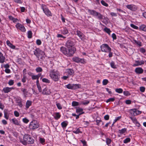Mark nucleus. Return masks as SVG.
<instances>
[{
    "mask_svg": "<svg viewBox=\"0 0 146 146\" xmlns=\"http://www.w3.org/2000/svg\"><path fill=\"white\" fill-rule=\"evenodd\" d=\"M51 92L50 90L46 88H45L43 90L42 94L44 95H47L50 94Z\"/></svg>",
    "mask_w": 146,
    "mask_h": 146,
    "instance_id": "dca6fc26",
    "label": "nucleus"
},
{
    "mask_svg": "<svg viewBox=\"0 0 146 146\" xmlns=\"http://www.w3.org/2000/svg\"><path fill=\"white\" fill-rule=\"evenodd\" d=\"M72 60L74 62L77 63H84L85 62V61L84 59H81L77 57H74L73 58Z\"/></svg>",
    "mask_w": 146,
    "mask_h": 146,
    "instance_id": "9d476101",
    "label": "nucleus"
},
{
    "mask_svg": "<svg viewBox=\"0 0 146 146\" xmlns=\"http://www.w3.org/2000/svg\"><path fill=\"white\" fill-rule=\"evenodd\" d=\"M133 42L136 44L137 45H139L140 46H142L141 42L139 41H137L135 40L134 39L133 40Z\"/></svg>",
    "mask_w": 146,
    "mask_h": 146,
    "instance_id": "72a5a7b5",
    "label": "nucleus"
},
{
    "mask_svg": "<svg viewBox=\"0 0 146 146\" xmlns=\"http://www.w3.org/2000/svg\"><path fill=\"white\" fill-rule=\"evenodd\" d=\"M4 117L7 119H8L9 117V115L7 112V110L5 109L4 110Z\"/></svg>",
    "mask_w": 146,
    "mask_h": 146,
    "instance_id": "bb28decb",
    "label": "nucleus"
},
{
    "mask_svg": "<svg viewBox=\"0 0 146 146\" xmlns=\"http://www.w3.org/2000/svg\"><path fill=\"white\" fill-rule=\"evenodd\" d=\"M75 45V40L73 39L68 40L66 42L65 46L68 48L67 50L64 47L60 48L61 51L65 55L68 56H72L76 50L74 46Z\"/></svg>",
    "mask_w": 146,
    "mask_h": 146,
    "instance_id": "f257e3e1",
    "label": "nucleus"
},
{
    "mask_svg": "<svg viewBox=\"0 0 146 146\" xmlns=\"http://www.w3.org/2000/svg\"><path fill=\"white\" fill-rule=\"evenodd\" d=\"M16 101L17 105L20 107L21 108L23 106V104L22 102V99L20 98H16Z\"/></svg>",
    "mask_w": 146,
    "mask_h": 146,
    "instance_id": "ddd939ff",
    "label": "nucleus"
},
{
    "mask_svg": "<svg viewBox=\"0 0 146 146\" xmlns=\"http://www.w3.org/2000/svg\"><path fill=\"white\" fill-rule=\"evenodd\" d=\"M23 121L25 123H27L29 122V120L27 118H25L23 119Z\"/></svg>",
    "mask_w": 146,
    "mask_h": 146,
    "instance_id": "69168bd1",
    "label": "nucleus"
},
{
    "mask_svg": "<svg viewBox=\"0 0 146 146\" xmlns=\"http://www.w3.org/2000/svg\"><path fill=\"white\" fill-rule=\"evenodd\" d=\"M35 70L37 72H41L42 71V70L41 68L38 67Z\"/></svg>",
    "mask_w": 146,
    "mask_h": 146,
    "instance_id": "ea45409f",
    "label": "nucleus"
},
{
    "mask_svg": "<svg viewBox=\"0 0 146 146\" xmlns=\"http://www.w3.org/2000/svg\"><path fill=\"white\" fill-rule=\"evenodd\" d=\"M57 37L58 38H66L65 37L63 36L62 35L60 34H58L57 35Z\"/></svg>",
    "mask_w": 146,
    "mask_h": 146,
    "instance_id": "052dcab7",
    "label": "nucleus"
},
{
    "mask_svg": "<svg viewBox=\"0 0 146 146\" xmlns=\"http://www.w3.org/2000/svg\"><path fill=\"white\" fill-rule=\"evenodd\" d=\"M76 35L81 39L84 37V35L80 31L77 30L76 32Z\"/></svg>",
    "mask_w": 146,
    "mask_h": 146,
    "instance_id": "aec40b11",
    "label": "nucleus"
},
{
    "mask_svg": "<svg viewBox=\"0 0 146 146\" xmlns=\"http://www.w3.org/2000/svg\"><path fill=\"white\" fill-rule=\"evenodd\" d=\"M37 86L39 92H42V89L40 85H37Z\"/></svg>",
    "mask_w": 146,
    "mask_h": 146,
    "instance_id": "bf43d9fd",
    "label": "nucleus"
},
{
    "mask_svg": "<svg viewBox=\"0 0 146 146\" xmlns=\"http://www.w3.org/2000/svg\"><path fill=\"white\" fill-rule=\"evenodd\" d=\"M5 59V57L3 56V54L0 52V63H4Z\"/></svg>",
    "mask_w": 146,
    "mask_h": 146,
    "instance_id": "412c9836",
    "label": "nucleus"
},
{
    "mask_svg": "<svg viewBox=\"0 0 146 146\" xmlns=\"http://www.w3.org/2000/svg\"><path fill=\"white\" fill-rule=\"evenodd\" d=\"M115 100V98H111L108 99L106 101V102L107 103H108L109 102H113Z\"/></svg>",
    "mask_w": 146,
    "mask_h": 146,
    "instance_id": "49530a36",
    "label": "nucleus"
},
{
    "mask_svg": "<svg viewBox=\"0 0 146 146\" xmlns=\"http://www.w3.org/2000/svg\"><path fill=\"white\" fill-rule=\"evenodd\" d=\"M28 37L29 38H31L32 36V32L31 31H29L28 32Z\"/></svg>",
    "mask_w": 146,
    "mask_h": 146,
    "instance_id": "58836bf2",
    "label": "nucleus"
},
{
    "mask_svg": "<svg viewBox=\"0 0 146 146\" xmlns=\"http://www.w3.org/2000/svg\"><path fill=\"white\" fill-rule=\"evenodd\" d=\"M31 136L29 135L28 134H25L23 137V139L25 141H26L27 142L29 139L30 138Z\"/></svg>",
    "mask_w": 146,
    "mask_h": 146,
    "instance_id": "a878e982",
    "label": "nucleus"
},
{
    "mask_svg": "<svg viewBox=\"0 0 146 146\" xmlns=\"http://www.w3.org/2000/svg\"><path fill=\"white\" fill-rule=\"evenodd\" d=\"M130 139L129 138H127L123 140V143H126L130 141Z\"/></svg>",
    "mask_w": 146,
    "mask_h": 146,
    "instance_id": "37998d69",
    "label": "nucleus"
},
{
    "mask_svg": "<svg viewBox=\"0 0 146 146\" xmlns=\"http://www.w3.org/2000/svg\"><path fill=\"white\" fill-rule=\"evenodd\" d=\"M14 114L17 117H18L19 115V113L17 111H15L14 112Z\"/></svg>",
    "mask_w": 146,
    "mask_h": 146,
    "instance_id": "6e6d98bb",
    "label": "nucleus"
},
{
    "mask_svg": "<svg viewBox=\"0 0 146 146\" xmlns=\"http://www.w3.org/2000/svg\"><path fill=\"white\" fill-rule=\"evenodd\" d=\"M41 8L44 12L48 16H51L52 14L49 10L46 7L45 5L42 4L41 5Z\"/></svg>",
    "mask_w": 146,
    "mask_h": 146,
    "instance_id": "0eeeda50",
    "label": "nucleus"
},
{
    "mask_svg": "<svg viewBox=\"0 0 146 146\" xmlns=\"http://www.w3.org/2000/svg\"><path fill=\"white\" fill-rule=\"evenodd\" d=\"M27 80V78L26 76L25 75H23V77L22 79V81L23 83H25L26 82Z\"/></svg>",
    "mask_w": 146,
    "mask_h": 146,
    "instance_id": "de8ad7c7",
    "label": "nucleus"
},
{
    "mask_svg": "<svg viewBox=\"0 0 146 146\" xmlns=\"http://www.w3.org/2000/svg\"><path fill=\"white\" fill-rule=\"evenodd\" d=\"M66 72L68 75L71 76L74 74V72L73 70L69 69L66 70Z\"/></svg>",
    "mask_w": 146,
    "mask_h": 146,
    "instance_id": "6ab92c4d",
    "label": "nucleus"
},
{
    "mask_svg": "<svg viewBox=\"0 0 146 146\" xmlns=\"http://www.w3.org/2000/svg\"><path fill=\"white\" fill-rule=\"evenodd\" d=\"M127 131V129L126 128H124L121 129H119L118 130L120 134H123L125 133Z\"/></svg>",
    "mask_w": 146,
    "mask_h": 146,
    "instance_id": "c756f323",
    "label": "nucleus"
},
{
    "mask_svg": "<svg viewBox=\"0 0 146 146\" xmlns=\"http://www.w3.org/2000/svg\"><path fill=\"white\" fill-rule=\"evenodd\" d=\"M111 139L107 138L106 139V143L108 145H109L110 144L111 142Z\"/></svg>",
    "mask_w": 146,
    "mask_h": 146,
    "instance_id": "8fccbe9b",
    "label": "nucleus"
},
{
    "mask_svg": "<svg viewBox=\"0 0 146 146\" xmlns=\"http://www.w3.org/2000/svg\"><path fill=\"white\" fill-rule=\"evenodd\" d=\"M32 78L33 80L38 79L36 75L32 76Z\"/></svg>",
    "mask_w": 146,
    "mask_h": 146,
    "instance_id": "338daca9",
    "label": "nucleus"
},
{
    "mask_svg": "<svg viewBox=\"0 0 146 146\" xmlns=\"http://www.w3.org/2000/svg\"><path fill=\"white\" fill-rule=\"evenodd\" d=\"M39 126L38 123L36 120H33L31 122L29 127L31 129L34 130L37 129Z\"/></svg>",
    "mask_w": 146,
    "mask_h": 146,
    "instance_id": "423d86ee",
    "label": "nucleus"
},
{
    "mask_svg": "<svg viewBox=\"0 0 146 146\" xmlns=\"http://www.w3.org/2000/svg\"><path fill=\"white\" fill-rule=\"evenodd\" d=\"M110 65L111 67L113 68H116V66L115 65V63L113 62H111Z\"/></svg>",
    "mask_w": 146,
    "mask_h": 146,
    "instance_id": "c03bdc74",
    "label": "nucleus"
},
{
    "mask_svg": "<svg viewBox=\"0 0 146 146\" xmlns=\"http://www.w3.org/2000/svg\"><path fill=\"white\" fill-rule=\"evenodd\" d=\"M115 91L116 92L119 93H121L123 92V90L121 88H116L115 90Z\"/></svg>",
    "mask_w": 146,
    "mask_h": 146,
    "instance_id": "c9c22d12",
    "label": "nucleus"
},
{
    "mask_svg": "<svg viewBox=\"0 0 146 146\" xmlns=\"http://www.w3.org/2000/svg\"><path fill=\"white\" fill-rule=\"evenodd\" d=\"M143 70L141 68L138 67L135 69V72L137 74H140L143 73Z\"/></svg>",
    "mask_w": 146,
    "mask_h": 146,
    "instance_id": "a211bd4d",
    "label": "nucleus"
},
{
    "mask_svg": "<svg viewBox=\"0 0 146 146\" xmlns=\"http://www.w3.org/2000/svg\"><path fill=\"white\" fill-rule=\"evenodd\" d=\"M140 51L141 52L143 53L145 52V50L143 48H140Z\"/></svg>",
    "mask_w": 146,
    "mask_h": 146,
    "instance_id": "680f3d73",
    "label": "nucleus"
},
{
    "mask_svg": "<svg viewBox=\"0 0 146 146\" xmlns=\"http://www.w3.org/2000/svg\"><path fill=\"white\" fill-rule=\"evenodd\" d=\"M73 132L76 134L82 133V132L80 131V130L79 129H77L75 131H74Z\"/></svg>",
    "mask_w": 146,
    "mask_h": 146,
    "instance_id": "13d9d810",
    "label": "nucleus"
},
{
    "mask_svg": "<svg viewBox=\"0 0 146 146\" xmlns=\"http://www.w3.org/2000/svg\"><path fill=\"white\" fill-rule=\"evenodd\" d=\"M6 43L7 45L12 49H14L15 48V46L11 44L9 40H7L6 41Z\"/></svg>",
    "mask_w": 146,
    "mask_h": 146,
    "instance_id": "4be33fe9",
    "label": "nucleus"
},
{
    "mask_svg": "<svg viewBox=\"0 0 146 146\" xmlns=\"http://www.w3.org/2000/svg\"><path fill=\"white\" fill-rule=\"evenodd\" d=\"M108 83V80L107 79H104L103 80L102 83L104 85H106Z\"/></svg>",
    "mask_w": 146,
    "mask_h": 146,
    "instance_id": "09e8293b",
    "label": "nucleus"
},
{
    "mask_svg": "<svg viewBox=\"0 0 146 146\" xmlns=\"http://www.w3.org/2000/svg\"><path fill=\"white\" fill-rule=\"evenodd\" d=\"M15 27L17 29L20 30L22 32H25L26 31L25 29L24 26L19 23H17Z\"/></svg>",
    "mask_w": 146,
    "mask_h": 146,
    "instance_id": "9b49d317",
    "label": "nucleus"
},
{
    "mask_svg": "<svg viewBox=\"0 0 146 146\" xmlns=\"http://www.w3.org/2000/svg\"><path fill=\"white\" fill-rule=\"evenodd\" d=\"M72 104L73 106H77L79 105V103L77 102L73 101L72 102Z\"/></svg>",
    "mask_w": 146,
    "mask_h": 146,
    "instance_id": "a19ab883",
    "label": "nucleus"
},
{
    "mask_svg": "<svg viewBox=\"0 0 146 146\" xmlns=\"http://www.w3.org/2000/svg\"><path fill=\"white\" fill-rule=\"evenodd\" d=\"M56 105L58 108L60 110L62 108V106H61L60 104L59 103H56Z\"/></svg>",
    "mask_w": 146,
    "mask_h": 146,
    "instance_id": "3c124183",
    "label": "nucleus"
},
{
    "mask_svg": "<svg viewBox=\"0 0 146 146\" xmlns=\"http://www.w3.org/2000/svg\"><path fill=\"white\" fill-rule=\"evenodd\" d=\"M68 89L71 90H76L80 88L81 85L79 84H69L65 86Z\"/></svg>",
    "mask_w": 146,
    "mask_h": 146,
    "instance_id": "39448f33",
    "label": "nucleus"
},
{
    "mask_svg": "<svg viewBox=\"0 0 146 146\" xmlns=\"http://www.w3.org/2000/svg\"><path fill=\"white\" fill-rule=\"evenodd\" d=\"M83 110L81 108H78L76 110V112L77 113H80L82 112Z\"/></svg>",
    "mask_w": 146,
    "mask_h": 146,
    "instance_id": "864d4df0",
    "label": "nucleus"
},
{
    "mask_svg": "<svg viewBox=\"0 0 146 146\" xmlns=\"http://www.w3.org/2000/svg\"><path fill=\"white\" fill-rule=\"evenodd\" d=\"M14 88L13 87H5L3 88V91L5 93H8L10 92L12 90L14 89Z\"/></svg>",
    "mask_w": 146,
    "mask_h": 146,
    "instance_id": "f8f14e48",
    "label": "nucleus"
},
{
    "mask_svg": "<svg viewBox=\"0 0 146 146\" xmlns=\"http://www.w3.org/2000/svg\"><path fill=\"white\" fill-rule=\"evenodd\" d=\"M126 7L127 9L131 11H135L136 9V6L133 5H127Z\"/></svg>",
    "mask_w": 146,
    "mask_h": 146,
    "instance_id": "4468645a",
    "label": "nucleus"
},
{
    "mask_svg": "<svg viewBox=\"0 0 146 146\" xmlns=\"http://www.w3.org/2000/svg\"><path fill=\"white\" fill-rule=\"evenodd\" d=\"M21 142L23 145H26L27 143L26 141H25L24 140L23 141H21Z\"/></svg>",
    "mask_w": 146,
    "mask_h": 146,
    "instance_id": "774afa93",
    "label": "nucleus"
},
{
    "mask_svg": "<svg viewBox=\"0 0 146 146\" xmlns=\"http://www.w3.org/2000/svg\"><path fill=\"white\" fill-rule=\"evenodd\" d=\"M135 64H133V66H137L143 64L145 63V62L142 60L141 61H135Z\"/></svg>",
    "mask_w": 146,
    "mask_h": 146,
    "instance_id": "f3484780",
    "label": "nucleus"
},
{
    "mask_svg": "<svg viewBox=\"0 0 146 146\" xmlns=\"http://www.w3.org/2000/svg\"><path fill=\"white\" fill-rule=\"evenodd\" d=\"M21 91L23 92V94L25 96H26L28 92L26 89L21 88Z\"/></svg>",
    "mask_w": 146,
    "mask_h": 146,
    "instance_id": "7c9ffc66",
    "label": "nucleus"
},
{
    "mask_svg": "<svg viewBox=\"0 0 146 146\" xmlns=\"http://www.w3.org/2000/svg\"><path fill=\"white\" fill-rule=\"evenodd\" d=\"M61 115L58 112L55 113L54 115V117L56 120H58L60 117Z\"/></svg>",
    "mask_w": 146,
    "mask_h": 146,
    "instance_id": "393cba45",
    "label": "nucleus"
},
{
    "mask_svg": "<svg viewBox=\"0 0 146 146\" xmlns=\"http://www.w3.org/2000/svg\"><path fill=\"white\" fill-rule=\"evenodd\" d=\"M60 31L61 33L64 35L69 34L68 30L66 27H64L61 29L60 30Z\"/></svg>",
    "mask_w": 146,
    "mask_h": 146,
    "instance_id": "2eb2a0df",
    "label": "nucleus"
},
{
    "mask_svg": "<svg viewBox=\"0 0 146 146\" xmlns=\"http://www.w3.org/2000/svg\"><path fill=\"white\" fill-rule=\"evenodd\" d=\"M104 30L109 35H110V33L111 31H110V29L106 27L104 29Z\"/></svg>",
    "mask_w": 146,
    "mask_h": 146,
    "instance_id": "e433bc0d",
    "label": "nucleus"
},
{
    "mask_svg": "<svg viewBox=\"0 0 146 146\" xmlns=\"http://www.w3.org/2000/svg\"><path fill=\"white\" fill-rule=\"evenodd\" d=\"M13 123L16 125H19L20 122L18 120L15 118H13L12 119Z\"/></svg>",
    "mask_w": 146,
    "mask_h": 146,
    "instance_id": "b1692460",
    "label": "nucleus"
},
{
    "mask_svg": "<svg viewBox=\"0 0 146 146\" xmlns=\"http://www.w3.org/2000/svg\"><path fill=\"white\" fill-rule=\"evenodd\" d=\"M130 118L131 119L132 121L134 123L138 124L139 125H140L139 123L137 121V119L135 117H130Z\"/></svg>",
    "mask_w": 146,
    "mask_h": 146,
    "instance_id": "cd10ccee",
    "label": "nucleus"
},
{
    "mask_svg": "<svg viewBox=\"0 0 146 146\" xmlns=\"http://www.w3.org/2000/svg\"><path fill=\"white\" fill-rule=\"evenodd\" d=\"M123 93V94L125 96H127L130 95L129 92L127 91H124Z\"/></svg>",
    "mask_w": 146,
    "mask_h": 146,
    "instance_id": "5fc2aeb1",
    "label": "nucleus"
},
{
    "mask_svg": "<svg viewBox=\"0 0 146 146\" xmlns=\"http://www.w3.org/2000/svg\"><path fill=\"white\" fill-rule=\"evenodd\" d=\"M90 103L89 101L87 100H85L84 101H82L81 102V104H82L84 105H86Z\"/></svg>",
    "mask_w": 146,
    "mask_h": 146,
    "instance_id": "f704fd0d",
    "label": "nucleus"
},
{
    "mask_svg": "<svg viewBox=\"0 0 146 146\" xmlns=\"http://www.w3.org/2000/svg\"><path fill=\"white\" fill-rule=\"evenodd\" d=\"M104 119L105 120H108L109 119V116L108 115H105L104 116Z\"/></svg>",
    "mask_w": 146,
    "mask_h": 146,
    "instance_id": "0e129e2a",
    "label": "nucleus"
},
{
    "mask_svg": "<svg viewBox=\"0 0 146 146\" xmlns=\"http://www.w3.org/2000/svg\"><path fill=\"white\" fill-rule=\"evenodd\" d=\"M36 44L38 45H40L41 43V41L39 39H38L36 41Z\"/></svg>",
    "mask_w": 146,
    "mask_h": 146,
    "instance_id": "e2e57ef3",
    "label": "nucleus"
},
{
    "mask_svg": "<svg viewBox=\"0 0 146 146\" xmlns=\"http://www.w3.org/2000/svg\"><path fill=\"white\" fill-rule=\"evenodd\" d=\"M33 52L34 54L40 61L43 60L46 57L44 52L39 48H36Z\"/></svg>",
    "mask_w": 146,
    "mask_h": 146,
    "instance_id": "f03ea898",
    "label": "nucleus"
},
{
    "mask_svg": "<svg viewBox=\"0 0 146 146\" xmlns=\"http://www.w3.org/2000/svg\"><path fill=\"white\" fill-rule=\"evenodd\" d=\"M101 4L104 6L106 7H108V4L106 3L104 0H102L101 1Z\"/></svg>",
    "mask_w": 146,
    "mask_h": 146,
    "instance_id": "a18cd8bd",
    "label": "nucleus"
},
{
    "mask_svg": "<svg viewBox=\"0 0 146 146\" xmlns=\"http://www.w3.org/2000/svg\"><path fill=\"white\" fill-rule=\"evenodd\" d=\"M34 140L31 137L27 141V143L30 144H32L34 143Z\"/></svg>",
    "mask_w": 146,
    "mask_h": 146,
    "instance_id": "c85d7f7f",
    "label": "nucleus"
},
{
    "mask_svg": "<svg viewBox=\"0 0 146 146\" xmlns=\"http://www.w3.org/2000/svg\"><path fill=\"white\" fill-rule=\"evenodd\" d=\"M88 12L91 15L96 17L99 20H101L103 19V15L99 12L94 10L88 9Z\"/></svg>",
    "mask_w": 146,
    "mask_h": 146,
    "instance_id": "20e7f679",
    "label": "nucleus"
},
{
    "mask_svg": "<svg viewBox=\"0 0 146 146\" xmlns=\"http://www.w3.org/2000/svg\"><path fill=\"white\" fill-rule=\"evenodd\" d=\"M139 29L143 31H146V26L144 25H143L140 26Z\"/></svg>",
    "mask_w": 146,
    "mask_h": 146,
    "instance_id": "2f4dec72",
    "label": "nucleus"
},
{
    "mask_svg": "<svg viewBox=\"0 0 146 146\" xmlns=\"http://www.w3.org/2000/svg\"><path fill=\"white\" fill-rule=\"evenodd\" d=\"M42 81L44 82L47 83H49L50 82V81L48 79L46 78H43L42 79Z\"/></svg>",
    "mask_w": 146,
    "mask_h": 146,
    "instance_id": "4c0bfd02",
    "label": "nucleus"
},
{
    "mask_svg": "<svg viewBox=\"0 0 146 146\" xmlns=\"http://www.w3.org/2000/svg\"><path fill=\"white\" fill-rule=\"evenodd\" d=\"M130 26L131 27H132L133 28L136 29H137L138 28V27L135 25H134V24H131L130 25Z\"/></svg>",
    "mask_w": 146,
    "mask_h": 146,
    "instance_id": "603ef678",
    "label": "nucleus"
},
{
    "mask_svg": "<svg viewBox=\"0 0 146 146\" xmlns=\"http://www.w3.org/2000/svg\"><path fill=\"white\" fill-rule=\"evenodd\" d=\"M49 76L55 82L58 80L60 77L58 72L54 70H50Z\"/></svg>",
    "mask_w": 146,
    "mask_h": 146,
    "instance_id": "7ed1b4c3",
    "label": "nucleus"
},
{
    "mask_svg": "<svg viewBox=\"0 0 146 146\" xmlns=\"http://www.w3.org/2000/svg\"><path fill=\"white\" fill-rule=\"evenodd\" d=\"M61 125L63 128H65L68 125V122L66 121H64L61 123Z\"/></svg>",
    "mask_w": 146,
    "mask_h": 146,
    "instance_id": "473e14b6",
    "label": "nucleus"
},
{
    "mask_svg": "<svg viewBox=\"0 0 146 146\" xmlns=\"http://www.w3.org/2000/svg\"><path fill=\"white\" fill-rule=\"evenodd\" d=\"M8 84L9 86H12L14 84V81L13 80H10L8 82Z\"/></svg>",
    "mask_w": 146,
    "mask_h": 146,
    "instance_id": "79ce46f5",
    "label": "nucleus"
},
{
    "mask_svg": "<svg viewBox=\"0 0 146 146\" xmlns=\"http://www.w3.org/2000/svg\"><path fill=\"white\" fill-rule=\"evenodd\" d=\"M101 50L102 52H108V51L111 50V48L107 44H104L101 46Z\"/></svg>",
    "mask_w": 146,
    "mask_h": 146,
    "instance_id": "6e6552de",
    "label": "nucleus"
},
{
    "mask_svg": "<svg viewBox=\"0 0 146 146\" xmlns=\"http://www.w3.org/2000/svg\"><path fill=\"white\" fill-rule=\"evenodd\" d=\"M145 90V88L144 87H141L140 88V90L142 92H144Z\"/></svg>",
    "mask_w": 146,
    "mask_h": 146,
    "instance_id": "4d7b16f0",
    "label": "nucleus"
},
{
    "mask_svg": "<svg viewBox=\"0 0 146 146\" xmlns=\"http://www.w3.org/2000/svg\"><path fill=\"white\" fill-rule=\"evenodd\" d=\"M130 113L132 116H135L140 114L141 112L136 109H131L130 110Z\"/></svg>",
    "mask_w": 146,
    "mask_h": 146,
    "instance_id": "1a4fd4ad",
    "label": "nucleus"
},
{
    "mask_svg": "<svg viewBox=\"0 0 146 146\" xmlns=\"http://www.w3.org/2000/svg\"><path fill=\"white\" fill-rule=\"evenodd\" d=\"M32 102L31 101L29 100L27 101L25 104L26 109H28L29 107L32 105Z\"/></svg>",
    "mask_w": 146,
    "mask_h": 146,
    "instance_id": "5701e85b",
    "label": "nucleus"
}]
</instances>
